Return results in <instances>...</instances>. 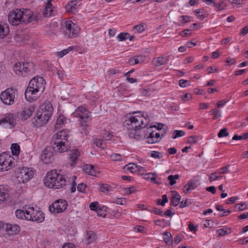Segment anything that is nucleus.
Wrapping results in <instances>:
<instances>
[{
    "instance_id": "e2e57ef3",
    "label": "nucleus",
    "mask_w": 248,
    "mask_h": 248,
    "mask_svg": "<svg viewBox=\"0 0 248 248\" xmlns=\"http://www.w3.org/2000/svg\"><path fill=\"white\" fill-rule=\"evenodd\" d=\"M192 98V96L190 93H186L181 96V99L184 101H186L190 100Z\"/></svg>"
},
{
    "instance_id": "37998d69",
    "label": "nucleus",
    "mask_w": 248,
    "mask_h": 248,
    "mask_svg": "<svg viewBox=\"0 0 248 248\" xmlns=\"http://www.w3.org/2000/svg\"><path fill=\"white\" fill-rule=\"evenodd\" d=\"M229 135V134L227 131V129L226 128H223L219 131L217 136L219 138H222L227 137Z\"/></svg>"
},
{
    "instance_id": "6ab92c4d",
    "label": "nucleus",
    "mask_w": 248,
    "mask_h": 248,
    "mask_svg": "<svg viewBox=\"0 0 248 248\" xmlns=\"http://www.w3.org/2000/svg\"><path fill=\"white\" fill-rule=\"evenodd\" d=\"M83 170L87 174L93 176H96L97 173H98L99 171H97L94 167L91 164H85L83 167Z\"/></svg>"
},
{
    "instance_id": "09e8293b",
    "label": "nucleus",
    "mask_w": 248,
    "mask_h": 248,
    "mask_svg": "<svg viewBox=\"0 0 248 248\" xmlns=\"http://www.w3.org/2000/svg\"><path fill=\"white\" fill-rule=\"evenodd\" d=\"M124 192L126 194H130L134 193L136 190L135 186H132L129 187L125 188L124 189Z\"/></svg>"
},
{
    "instance_id": "a19ab883",
    "label": "nucleus",
    "mask_w": 248,
    "mask_h": 248,
    "mask_svg": "<svg viewBox=\"0 0 248 248\" xmlns=\"http://www.w3.org/2000/svg\"><path fill=\"white\" fill-rule=\"evenodd\" d=\"M150 156L155 158L160 159L163 157V155L161 152L152 151L150 153Z\"/></svg>"
},
{
    "instance_id": "de8ad7c7",
    "label": "nucleus",
    "mask_w": 248,
    "mask_h": 248,
    "mask_svg": "<svg viewBox=\"0 0 248 248\" xmlns=\"http://www.w3.org/2000/svg\"><path fill=\"white\" fill-rule=\"evenodd\" d=\"M72 50V49L71 48V47H70L68 48L64 49L61 51L58 52L57 55L60 57H62L66 54H68Z\"/></svg>"
},
{
    "instance_id": "bb28decb",
    "label": "nucleus",
    "mask_w": 248,
    "mask_h": 248,
    "mask_svg": "<svg viewBox=\"0 0 248 248\" xmlns=\"http://www.w3.org/2000/svg\"><path fill=\"white\" fill-rule=\"evenodd\" d=\"M27 210H26L25 211L23 210L17 209L15 212L16 216L18 218L21 219H26L27 218Z\"/></svg>"
},
{
    "instance_id": "c756f323",
    "label": "nucleus",
    "mask_w": 248,
    "mask_h": 248,
    "mask_svg": "<svg viewBox=\"0 0 248 248\" xmlns=\"http://www.w3.org/2000/svg\"><path fill=\"white\" fill-rule=\"evenodd\" d=\"M65 119L63 116H59L56 121V123L55 125V128L58 129L60 128L62 125L64 124Z\"/></svg>"
},
{
    "instance_id": "4468645a",
    "label": "nucleus",
    "mask_w": 248,
    "mask_h": 248,
    "mask_svg": "<svg viewBox=\"0 0 248 248\" xmlns=\"http://www.w3.org/2000/svg\"><path fill=\"white\" fill-rule=\"evenodd\" d=\"M67 206V202L65 200L59 199L49 206V210L51 212L59 213L64 211Z\"/></svg>"
},
{
    "instance_id": "f3484780",
    "label": "nucleus",
    "mask_w": 248,
    "mask_h": 248,
    "mask_svg": "<svg viewBox=\"0 0 248 248\" xmlns=\"http://www.w3.org/2000/svg\"><path fill=\"white\" fill-rule=\"evenodd\" d=\"M161 139V137L159 133H155L154 131H151L147 137V142L149 144H153L159 141Z\"/></svg>"
},
{
    "instance_id": "dca6fc26",
    "label": "nucleus",
    "mask_w": 248,
    "mask_h": 248,
    "mask_svg": "<svg viewBox=\"0 0 248 248\" xmlns=\"http://www.w3.org/2000/svg\"><path fill=\"white\" fill-rule=\"evenodd\" d=\"M34 107L29 106L25 107L20 113V118L23 120H26L29 118L34 111Z\"/></svg>"
},
{
    "instance_id": "0e129e2a",
    "label": "nucleus",
    "mask_w": 248,
    "mask_h": 248,
    "mask_svg": "<svg viewBox=\"0 0 248 248\" xmlns=\"http://www.w3.org/2000/svg\"><path fill=\"white\" fill-rule=\"evenodd\" d=\"M180 18H182L181 21L183 23L189 22L190 21L189 20L190 16H180Z\"/></svg>"
},
{
    "instance_id": "5fc2aeb1",
    "label": "nucleus",
    "mask_w": 248,
    "mask_h": 248,
    "mask_svg": "<svg viewBox=\"0 0 248 248\" xmlns=\"http://www.w3.org/2000/svg\"><path fill=\"white\" fill-rule=\"evenodd\" d=\"M153 127H152V126H150L149 127H145V128H144L142 130H141V134L142 135H144V134H146V138L148 137L147 136V135L149 133V134H150V132L151 131H153L152 130V129L153 128Z\"/></svg>"
},
{
    "instance_id": "aec40b11",
    "label": "nucleus",
    "mask_w": 248,
    "mask_h": 248,
    "mask_svg": "<svg viewBox=\"0 0 248 248\" xmlns=\"http://www.w3.org/2000/svg\"><path fill=\"white\" fill-rule=\"evenodd\" d=\"M89 123L87 121H81L80 125L78 127L79 131L81 134L87 135L89 132Z\"/></svg>"
},
{
    "instance_id": "338daca9",
    "label": "nucleus",
    "mask_w": 248,
    "mask_h": 248,
    "mask_svg": "<svg viewBox=\"0 0 248 248\" xmlns=\"http://www.w3.org/2000/svg\"><path fill=\"white\" fill-rule=\"evenodd\" d=\"M248 33V25L243 28L240 31V34L244 36Z\"/></svg>"
},
{
    "instance_id": "69168bd1",
    "label": "nucleus",
    "mask_w": 248,
    "mask_h": 248,
    "mask_svg": "<svg viewBox=\"0 0 248 248\" xmlns=\"http://www.w3.org/2000/svg\"><path fill=\"white\" fill-rule=\"evenodd\" d=\"M134 29L136 30L139 32H141L144 30L143 26L141 25H136L134 26Z\"/></svg>"
},
{
    "instance_id": "4c0bfd02",
    "label": "nucleus",
    "mask_w": 248,
    "mask_h": 248,
    "mask_svg": "<svg viewBox=\"0 0 248 248\" xmlns=\"http://www.w3.org/2000/svg\"><path fill=\"white\" fill-rule=\"evenodd\" d=\"M130 36L128 32H121L117 36V38L119 41H125Z\"/></svg>"
},
{
    "instance_id": "7ed1b4c3",
    "label": "nucleus",
    "mask_w": 248,
    "mask_h": 248,
    "mask_svg": "<svg viewBox=\"0 0 248 248\" xmlns=\"http://www.w3.org/2000/svg\"><path fill=\"white\" fill-rule=\"evenodd\" d=\"M53 107L49 102L42 104L39 108L34 124L37 127H41L46 124L53 113Z\"/></svg>"
},
{
    "instance_id": "a211bd4d",
    "label": "nucleus",
    "mask_w": 248,
    "mask_h": 248,
    "mask_svg": "<svg viewBox=\"0 0 248 248\" xmlns=\"http://www.w3.org/2000/svg\"><path fill=\"white\" fill-rule=\"evenodd\" d=\"M80 155V153L78 149H76L71 151V153L70 155V160L71 161L70 163L71 166H75Z\"/></svg>"
},
{
    "instance_id": "052dcab7",
    "label": "nucleus",
    "mask_w": 248,
    "mask_h": 248,
    "mask_svg": "<svg viewBox=\"0 0 248 248\" xmlns=\"http://www.w3.org/2000/svg\"><path fill=\"white\" fill-rule=\"evenodd\" d=\"M229 165L225 167H222V168H220V169H219V170L217 171L218 174H224L225 173L228 172L229 171Z\"/></svg>"
},
{
    "instance_id": "a878e982",
    "label": "nucleus",
    "mask_w": 248,
    "mask_h": 248,
    "mask_svg": "<svg viewBox=\"0 0 248 248\" xmlns=\"http://www.w3.org/2000/svg\"><path fill=\"white\" fill-rule=\"evenodd\" d=\"M8 196L7 189L3 186H0V204L3 202Z\"/></svg>"
},
{
    "instance_id": "7c9ffc66",
    "label": "nucleus",
    "mask_w": 248,
    "mask_h": 248,
    "mask_svg": "<svg viewBox=\"0 0 248 248\" xmlns=\"http://www.w3.org/2000/svg\"><path fill=\"white\" fill-rule=\"evenodd\" d=\"M87 241L89 244L93 242L96 240V234L93 231H87Z\"/></svg>"
},
{
    "instance_id": "4be33fe9",
    "label": "nucleus",
    "mask_w": 248,
    "mask_h": 248,
    "mask_svg": "<svg viewBox=\"0 0 248 248\" xmlns=\"http://www.w3.org/2000/svg\"><path fill=\"white\" fill-rule=\"evenodd\" d=\"M197 187V182L193 180H189L186 185L184 186V192L188 193L190 190L194 189Z\"/></svg>"
},
{
    "instance_id": "ddd939ff",
    "label": "nucleus",
    "mask_w": 248,
    "mask_h": 248,
    "mask_svg": "<svg viewBox=\"0 0 248 248\" xmlns=\"http://www.w3.org/2000/svg\"><path fill=\"white\" fill-rule=\"evenodd\" d=\"M16 124V115L14 113H7L4 115L0 120V125H4L7 127H14Z\"/></svg>"
},
{
    "instance_id": "0eeeda50",
    "label": "nucleus",
    "mask_w": 248,
    "mask_h": 248,
    "mask_svg": "<svg viewBox=\"0 0 248 248\" xmlns=\"http://www.w3.org/2000/svg\"><path fill=\"white\" fill-rule=\"evenodd\" d=\"M17 90L14 88H8L1 92L0 95L1 101L5 105H12L15 103L16 94Z\"/></svg>"
},
{
    "instance_id": "423d86ee",
    "label": "nucleus",
    "mask_w": 248,
    "mask_h": 248,
    "mask_svg": "<svg viewBox=\"0 0 248 248\" xmlns=\"http://www.w3.org/2000/svg\"><path fill=\"white\" fill-rule=\"evenodd\" d=\"M137 113L136 112L133 113L132 116H129L128 120L125 121L127 125H131L141 131L147 126V121L143 116L135 115Z\"/></svg>"
},
{
    "instance_id": "2eb2a0df",
    "label": "nucleus",
    "mask_w": 248,
    "mask_h": 248,
    "mask_svg": "<svg viewBox=\"0 0 248 248\" xmlns=\"http://www.w3.org/2000/svg\"><path fill=\"white\" fill-rule=\"evenodd\" d=\"M128 134L130 138H134L137 140H140L142 138H145L146 135H142L141 130L135 128V127L131 126V125H127Z\"/></svg>"
},
{
    "instance_id": "9b49d317",
    "label": "nucleus",
    "mask_w": 248,
    "mask_h": 248,
    "mask_svg": "<svg viewBox=\"0 0 248 248\" xmlns=\"http://www.w3.org/2000/svg\"><path fill=\"white\" fill-rule=\"evenodd\" d=\"M34 171L29 168H19L17 173V178L22 183H25L31 179L33 176Z\"/></svg>"
},
{
    "instance_id": "e433bc0d",
    "label": "nucleus",
    "mask_w": 248,
    "mask_h": 248,
    "mask_svg": "<svg viewBox=\"0 0 248 248\" xmlns=\"http://www.w3.org/2000/svg\"><path fill=\"white\" fill-rule=\"evenodd\" d=\"M6 228L8 230H11L15 233H16L19 231V227L17 225L8 224Z\"/></svg>"
},
{
    "instance_id": "412c9836",
    "label": "nucleus",
    "mask_w": 248,
    "mask_h": 248,
    "mask_svg": "<svg viewBox=\"0 0 248 248\" xmlns=\"http://www.w3.org/2000/svg\"><path fill=\"white\" fill-rule=\"evenodd\" d=\"M90 208L91 210L96 211L98 216L105 217L106 214H105L104 212L103 213H100L101 211H102L103 210V208H98V202H93L90 203Z\"/></svg>"
},
{
    "instance_id": "6e6552de",
    "label": "nucleus",
    "mask_w": 248,
    "mask_h": 248,
    "mask_svg": "<svg viewBox=\"0 0 248 248\" xmlns=\"http://www.w3.org/2000/svg\"><path fill=\"white\" fill-rule=\"evenodd\" d=\"M26 220L41 223L44 221L45 214L42 211L34 210V207H29L27 210Z\"/></svg>"
},
{
    "instance_id": "20e7f679",
    "label": "nucleus",
    "mask_w": 248,
    "mask_h": 248,
    "mask_svg": "<svg viewBox=\"0 0 248 248\" xmlns=\"http://www.w3.org/2000/svg\"><path fill=\"white\" fill-rule=\"evenodd\" d=\"M44 181L45 186L53 189L61 188L66 184L64 177L55 170L47 172Z\"/></svg>"
},
{
    "instance_id": "cd10ccee",
    "label": "nucleus",
    "mask_w": 248,
    "mask_h": 248,
    "mask_svg": "<svg viewBox=\"0 0 248 248\" xmlns=\"http://www.w3.org/2000/svg\"><path fill=\"white\" fill-rule=\"evenodd\" d=\"M23 63L18 62L15 64L14 67V70L15 71L16 74L18 75H23V72H24L22 69Z\"/></svg>"
},
{
    "instance_id": "f8f14e48",
    "label": "nucleus",
    "mask_w": 248,
    "mask_h": 248,
    "mask_svg": "<svg viewBox=\"0 0 248 248\" xmlns=\"http://www.w3.org/2000/svg\"><path fill=\"white\" fill-rule=\"evenodd\" d=\"M54 152H57L53 148V144L51 146H47L42 151L41 159L46 164L51 163L54 160ZM59 153V152H58Z\"/></svg>"
},
{
    "instance_id": "2f4dec72",
    "label": "nucleus",
    "mask_w": 248,
    "mask_h": 248,
    "mask_svg": "<svg viewBox=\"0 0 248 248\" xmlns=\"http://www.w3.org/2000/svg\"><path fill=\"white\" fill-rule=\"evenodd\" d=\"M12 153L14 155H18L20 153V146L17 143H13L11 147Z\"/></svg>"
},
{
    "instance_id": "6e6d98bb",
    "label": "nucleus",
    "mask_w": 248,
    "mask_h": 248,
    "mask_svg": "<svg viewBox=\"0 0 248 248\" xmlns=\"http://www.w3.org/2000/svg\"><path fill=\"white\" fill-rule=\"evenodd\" d=\"M235 208L239 211H243L247 208V205L245 203H237L235 205Z\"/></svg>"
},
{
    "instance_id": "4d7b16f0",
    "label": "nucleus",
    "mask_w": 248,
    "mask_h": 248,
    "mask_svg": "<svg viewBox=\"0 0 248 248\" xmlns=\"http://www.w3.org/2000/svg\"><path fill=\"white\" fill-rule=\"evenodd\" d=\"M198 137L196 135L190 136L188 138L187 142L189 143H195L197 142Z\"/></svg>"
},
{
    "instance_id": "c9c22d12",
    "label": "nucleus",
    "mask_w": 248,
    "mask_h": 248,
    "mask_svg": "<svg viewBox=\"0 0 248 248\" xmlns=\"http://www.w3.org/2000/svg\"><path fill=\"white\" fill-rule=\"evenodd\" d=\"M89 112L86 111V112H84V113H78V115H76V116L80 119V121H87L89 117Z\"/></svg>"
},
{
    "instance_id": "13d9d810",
    "label": "nucleus",
    "mask_w": 248,
    "mask_h": 248,
    "mask_svg": "<svg viewBox=\"0 0 248 248\" xmlns=\"http://www.w3.org/2000/svg\"><path fill=\"white\" fill-rule=\"evenodd\" d=\"M87 187V185L83 184L80 183L78 185L77 189L78 191L81 192H85V189Z\"/></svg>"
},
{
    "instance_id": "c03bdc74",
    "label": "nucleus",
    "mask_w": 248,
    "mask_h": 248,
    "mask_svg": "<svg viewBox=\"0 0 248 248\" xmlns=\"http://www.w3.org/2000/svg\"><path fill=\"white\" fill-rule=\"evenodd\" d=\"M218 173V171L214 172L213 173H211L210 177H209V181L210 182L216 180L218 179H222V176H218L217 174Z\"/></svg>"
},
{
    "instance_id": "bf43d9fd",
    "label": "nucleus",
    "mask_w": 248,
    "mask_h": 248,
    "mask_svg": "<svg viewBox=\"0 0 248 248\" xmlns=\"http://www.w3.org/2000/svg\"><path fill=\"white\" fill-rule=\"evenodd\" d=\"M76 176H73L72 177V186L71 187V191L72 193H74L76 191V185H77V184L76 183Z\"/></svg>"
},
{
    "instance_id": "c85d7f7f",
    "label": "nucleus",
    "mask_w": 248,
    "mask_h": 248,
    "mask_svg": "<svg viewBox=\"0 0 248 248\" xmlns=\"http://www.w3.org/2000/svg\"><path fill=\"white\" fill-rule=\"evenodd\" d=\"M77 0H75L73 1H71L69 2L66 5H65V9L66 10L68 11H71L73 10H74L76 8V6L77 5Z\"/></svg>"
},
{
    "instance_id": "f03ea898",
    "label": "nucleus",
    "mask_w": 248,
    "mask_h": 248,
    "mask_svg": "<svg viewBox=\"0 0 248 248\" xmlns=\"http://www.w3.org/2000/svg\"><path fill=\"white\" fill-rule=\"evenodd\" d=\"M45 85L46 82L42 77L36 76L32 78L25 92L26 99L30 102L36 100L38 95L43 93Z\"/></svg>"
},
{
    "instance_id": "49530a36",
    "label": "nucleus",
    "mask_w": 248,
    "mask_h": 248,
    "mask_svg": "<svg viewBox=\"0 0 248 248\" xmlns=\"http://www.w3.org/2000/svg\"><path fill=\"white\" fill-rule=\"evenodd\" d=\"M213 6L216 8L217 11L223 10L225 6L223 1L219 2L218 3H216L215 1Z\"/></svg>"
},
{
    "instance_id": "603ef678",
    "label": "nucleus",
    "mask_w": 248,
    "mask_h": 248,
    "mask_svg": "<svg viewBox=\"0 0 248 248\" xmlns=\"http://www.w3.org/2000/svg\"><path fill=\"white\" fill-rule=\"evenodd\" d=\"M150 212L154 213L156 215H158L163 216V212L160 210L158 208L154 207L151 210H149Z\"/></svg>"
},
{
    "instance_id": "8fccbe9b",
    "label": "nucleus",
    "mask_w": 248,
    "mask_h": 248,
    "mask_svg": "<svg viewBox=\"0 0 248 248\" xmlns=\"http://www.w3.org/2000/svg\"><path fill=\"white\" fill-rule=\"evenodd\" d=\"M134 59L135 60L134 62L135 64H138L139 63L142 62L144 61L145 59V57L141 56H136L134 57Z\"/></svg>"
},
{
    "instance_id": "3c124183",
    "label": "nucleus",
    "mask_w": 248,
    "mask_h": 248,
    "mask_svg": "<svg viewBox=\"0 0 248 248\" xmlns=\"http://www.w3.org/2000/svg\"><path fill=\"white\" fill-rule=\"evenodd\" d=\"M179 85L181 87L185 88L190 86V84L188 80L182 79L179 80Z\"/></svg>"
},
{
    "instance_id": "39448f33",
    "label": "nucleus",
    "mask_w": 248,
    "mask_h": 248,
    "mask_svg": "<svg viewBox=\"0 0 248 248\" xmlns=\"http://www.w3.org/2000/svg\"><path fill=\"white\" fill-rule=\"evenodd\" d=\"M69 135L64 130H61L55 134L52 139L53 148L56 152L63 153L68 150L65 142L63 140H67Z\"/></svg>"
},
{
    "instance_id": "680f3d73",
    "label": "nucleus",
    "mask_w": 248,
    "mask_h": 248,
    "mask_svg": "<svg viewBox=\"0 0 248 248\" xmlns=\"http://www.w3.org/2000/svg\"><path fill=\"white\" fill-rule=\"evenodd\" d=\"M148 176H151V182H152L154 183L158 184V185L160 184V183L156 181V177H155L156 174H155L149 173Z\"/></svg>"
},
{
    "instance_id": "473e14b6",
    "label": "nucleus",
    "mask_w": 248,
    "mask_h": 248,
    "mask_svg": "<svg viewBox=\"0 0 248 248\" xmlns=\"http://www.w3.org/2000/svg\"><path fill=\"white\" fill-rule=\"evenodd\" d=\"M9 32V29L6 25H0V38L5 36Z\"/></svg>"
},
{
    "instance_id": "f257e3e1",
    "label": "nucleus",
    "mask_w": 248,
    "mask_h": 248,
    "mask_svg": "<svg viewBox=\"0 0 248 248\" xmlns=\"http://www.w3.org/2000/svg\"><path fill=\"white\" fill-rule=\"evenodd\" d=\"M40 18L37 13H33L30 9H15L11 11L8 15V21L13 26H17L22 22L29 23L37 21Z\"/></svg>"
},
{
    "instance_id": "393cba45",
    "label": "nucleus",
    "mask_w": 248,
    "mask_h": 248,
    "mask_svg": "<svg viewBox=\"0 0 248 248\" xmlns=\"http://www.w3.org/2000/svg\"><path fill=\"white\" fill-rule=\"evenodd\" d=\"M126 170H129L131 172L134 173L138 171H140V169H143L141 166H138L134 163H130L126 165Z\"/></svg>"
},
{
    "instance_id": "1a4fd4ad",
    "label": "nucleus",
    "mask_w": 248,
    "mask_h": 248,
    "mask_svg": "<svg viewBox=\"0 0 248 248\" xmlns=\"http://www.w3.org/2000/svg\"><path fill=\"white\" fill-rule=\"evenodd\" d=\"M63 33L65 36L69 38H74L77 36L79 29L78 25L71 21H67L63 28Z\"/></svg>"
},
{
    "instance_id": "a18cd8bd",
    "label": "nucleus",
    "mask_w": 248,
    "mask_h": 248,
    "mask_svg": "<svg viewBox=\"0 0 248 248\" xmlns=\"http://www.w3.org/2000/svg\"><path fill=\"white\" fill-rule=\"evenodd\" d=\"M217 233L218 234V236H223L225 235L230 234V232H228L227 230H225L223 229H219L217 230Z\"/></svg>"
},
{
    "instance_id": "9d476101",
    "label": "nucleus",
    "mask_w": 248,
    "mask_h": 248,
    "mask_svg": "<svg viewBox=\"0 0 248 248\" xmlns=\"http://www.w3.org/2000/svg\"><path fill=\"white\" fill-rule=\"evenodd\" d=\"M13 158L5 153L0 155V171L7 170L14 166Z\"/></svg>"
},
{
    "instance_id": "5701e85b",
    "label": "nucleus",
    "mask_w": 248,
    "mask_h": 248,
    "mask_svg": "<svg viewBox=\"0 0 248 248\" xmlns=\"http://www.w3.org/2000/svg\"><path fill=\"white\" fill-rule=\"evenodd\" d=\"M52 6V4L50 1L46 3V7L43 11V15L45 17H48L54 15Z\"/></svg>"
},
{
    "instance_id": "774afa93",
    "label": "nucleus",
    "mask_w": 248,
    "mask_h": 248,
    "mask_svg": "<svg viewBox=\"0 0 248 248\" xmlns=\"http://www.w3.org/2000/svg\"><path fill=\"white\" fill-rule=\"evenodd\" d=\"M206 190L211 192L212 194H215L216 192V188L214 186H210L206 188Z\"/></svg>"
},
{
    "instance_id": "72a5a7b5",
    "label": "nucleus",
    "mask_w": 248,
    "mask_h": 248,
    "mask_svg": "<svg viewBox=\"0 0 248 248\" xmlns=\"http://www.w3.org/2000/svg\"><path fill=\"white\" fill-rule=\"evenodd\" d=\"M22 69L25 73L30 72L32 71L31 70L33 69V64L30 62H26L23 63Z\"/></svg>"
},
{
    "instance_id": "f704fd0d",
    "label": "nucleus",
    "mask_w": 248,
    "mask_h": 248,
    "mask_svg": "<svg viewBox=\"0 0 248 248\" xmlns=\"http://www.w3.org/2000/svg\"><path fill=\"white\" fill-rule=\"evenodd\" d=\"M163 235L164 236V240L165 242L167 244H171L172 242V240H171L172 236L171 233L168 232H165L163 233Z\"/></svg>"
},
{
    "instance_id": "58836bf2",
    "label": "nucleus",
    "mask_w": 248,
    "mask_h": 248,
    "mask_svg": "<svg viewBox=\"0 0 248 248\" xmlns=\"http://www.w3.org/2000/svg\"><path fill=\"white\" fill-rule=\"evenodd\" d=\"M185 133L183 130H175L172 133V138L175 139L178 137H183L185 135Z\"/></svg>"
},
{
    "instance_id": "864d4df0",
    "label": "nucleus",
    "mask_w": 248,
    "mask_h": 248,
    "mask_svg": "<svg viewBox=\"0 0 248 248\" xmlns=\"http://www.w3.org/2000/svg\"><path fill=\"white\" fill-rule=\"evenodd\" d=\"M110 186L108 184H103L100 186V190L102 192H108Z\"/></svg>"
},
{
    "instance_id": "ea45409f",
    "label": "nucleus",
    "mask_w": 248,
    "mask_h": 248,
    "mask_svg": "<svg viewBox=\"0 0 248 248\" xmlns=\"http://www.w3.org/2000/svg\"><path fill=\"white\" fill-rule=\"evenodd\" d=\"M179 178V175L178 174H176L174 175H169L168 177V180L170 181V184L171 186H173L176 183L175 180L178 179Z\"/></svg>"
},
{
    "instance_id": "b1692460",
    "label": "nucleus",
    "mask_w": 248,
    "mask_h": 248,
    "mask_svg": "<svg viewBox=\"0 0 248 248\" xmlns=\"http://www.w3.org/2000/svg\"><path fill=\"white\" fill-rule=\"evenodd\" d=\"M172 197L170 200L171 204L174 206H176L180 202L181 196L175 190L171 191Z\"/></svg>"
},
{
    "instance_id": "79ce46f5",
    "label": "nucleus",
    "mask_w": 248,
    "mask_h": 248,
    "mask_svg": "<svg viewBox=\"0 0 248 248\" xmlns=\"http://www.w3.org/2000/svg\"><path fill=\"white\" fill-rule=\"evenodd\" d=\"M165 60L163 57H159L156 58L154 61L155 66H159L163 65L165 63Z\"/></svg>"
}]
</instances>
